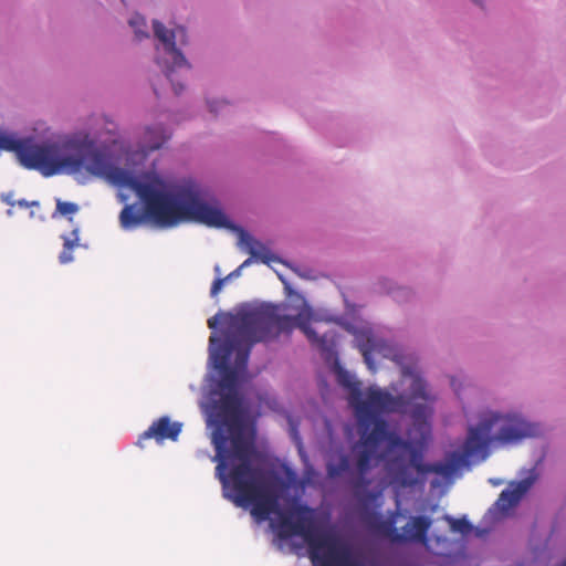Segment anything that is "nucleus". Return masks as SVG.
I'll return each mask as SVG.
<instances>
[{"mask_svg":"<svg viewBox=\"0 0 566 566\" xmlns=\"http://www.w3.org/2000/svg\"><path fill=\"white\" fill-rule=\"evenodd\" d=\"M212 408L216 424L212 461L218 462L216 476L222 484L224 497L239 507L251 506V514L259 521L279 513V536L284 539L301 536L308 546L314 566H364L356 560L346 542L318 530L313 510L307 505L296 504L289 514L280 512L279 496L266 484L263 470L254 465L258 452L244 436L239 394L222 392Z\"/></svg>","mask_w":566,"mask_h":566,"instance_id":"nucleus-1","label":"nucleus"},{"mask_svg":"<svg viewBox=\"0 0 566 566\" xmlns=\"http://www.w3.org/2000/svg\"><path fill=\"white\" fill-rule=\"evenodd\" d=\"M0 150L13 151L27 169L44 177L60 174L75 176L81 182L88 177L101 178L136 193L154 223L170 228L182 221H195L209 228L237 230L217 203L202 199L192 182L166 189L157 177L140 180L130 171L113 165L109 155L86 136L83 140L63 139L34 143L0 133Z\"/></svg>","mask_w":566,"mask_h":566,"instance_id":"nucleus-2","label":"nucleus"},{"mask_svg":"<svg viewBox=\"0 0 566 566\" xmlns=\"http://www.w3.org/2000/svg\"><path fill=\"white\" fill-rule=\"evenodd\" d=\"M314 312L304 304L295 316L282 315L280 305L266 304L255 308L240 311L230 315L227 324L226 339L211 336L210 358L219 371V387L223 392H238L239 369H245L252 346L266 343L281 334H291L300 328L308 342L316 347L325 359L334 355V334L318 336L312 328Z\"/></svg>","mask_w":566,"mask_h":566,"instance_id":"nucleus-3","label":"nucleus"},{"mask_svg":"<svg viewBox=\"0 0 566 566\" xmlns=\"http://www.w3.org/2000/svg\"><path fill=\"white\" fill-rule=\"evenodd\" d=\"M434 400L428 389L427 381L415 375L408 392L392 396L379 388L370 387L366 398L361 396L352 406L357 419L358 432L365 444L384 442L392 431L386 420L380 418L385 412L410 413L415 422L426 421L431 416L430 403Z\"/></svg>","mask_w":566,"mask_h":566,"instance_id":"nucleus-4","label":"nucleus"},{"mask_svg":"<svg viewBox=\"0 0 566 566\" xmlns=\"http://www.w3.org/2000/svg\"><path fill=\"white\" fill-rule=\"evenodd\" d=\"M538 433L539 427L521 415L485 410L481 412L479 423L469 427L459 460L484 461L492 443L515 444Z\"/></svg>","mask_w":566,"mask_h":566,"instance_id":"nucleus-5","label":"nucleus"},{"mask_svg":"<svg viewBox=\"0 0 566 566\" xmlns=\"http://www.w3.org/2000/svg\"><path fill=\"white\" fill-rule=\"evenodd\" d=\"M384 442H386L385 453L388 455L387 470L394 481L403 486L416 484L410 468H413L420 475L436 473L442 476H451L459 465L470 461L469 459L459 460L462 452H454L451 462L423 463L422 452L411 441L403 440L396 431L387 436Z\"/></svg>","mask_w":566,"mask_h":566,"instance_id":"nucleus-6","label":"nucleus"},{"mask_svg":"<svg viewBox=\"0 0 566 566\" xmlns=\"http://www.w3.org/2000/svg\"><path fill=\"white\" fill-rule=\"evenodd\" d=\"M431 526L432 520L429 516L418 515L409 518L402 528V533L398 532L395 521L391 518L378 522L376 530L396 544L418 543L428 546V534Z\"/></svg>","mask_w":566,"mask_h":566,"instance_id":"nucleus-7","label":"nucleus"},{"mask_svg":"<svg viewBox=\"0 0 566 566\" xmlns=\"http://www.w3.org/2000/svg\"><path fill=\"white\" fill-rule=\"evenodd\" d=\"M153 29L155 36L164 44L166 54H168L172 60V65H166L164 67V72L167 78L171 82L175 93L179 95L184 91V86L179 83H175L171 78V74L176 67H190L184 54L176 48L177 39L182 44L186 43V29L184 27H177L174 30H168L157 20L153 22Z\"/></svg>","mask_w":566,"mask_h":566,"instance_id":"nucleus-8","label":"nucleus"},{"mask_svg":"<svg viewBox=\"0 0 566 566\" xmlns=\"http://www.w3.org/2000/svg\"><path fill=\"white\" fill-rule=\"evenodd\" d=\"M181 428L182 424L180 422H172L169 417L163 416L140 434L138 444L140 446L142 440L145 439H155L157 442H163L164 440L176 441L181 432Z\"/></svg>","mask_w":566,"mask_h":566,"instance_id":"nucleus-9","label":"nucleus"},{"mask_svg":"<svg viewBox=\"0 0 566 566\" xmlns=\"http://www.w3.org/2000/svg\"><path fill=\"white\" fill-rule=\"evenodd\" d=\"M380 443L381 442H377L376 444H365L361 436H359V447H361V449L356 454L357 476L352 481L353 486L360 488L368 484L365 475L371 469L373 460L376 458V450Z\"/></svg>","mask_w":566,"mask_h":566,"instance_id":"nucleus-10","label":"nucleus"},{"mask_svg":"<svg viewBox=\"0 0 566 566\" xmlns=\"http://www.w3.org/2000/svg\"><path fill=\"white\" fill-rule=\"evenodd\" d=\"M235 231L239 234V244L247 250L254 261H260L264 264L279 261L277 256H275L262 242L250 235L245 230L238 227Z\"/></svg>","mask_w":566,"mask_h":566,"instance_id":"nucleus-11","label":"nucleus"},{"mask_svg":"<svg viewBox=\"0 0 566 566\" xmlns=\"http://www.w3.org/2000/svg\"><path fill=\"white\" fill-rule=\"evenodd\" d=\"M535 476H528L516 483H512L510 489L503 490L496 501V505L502 511H507L518 504L522 497L535 482Z\"/></svg>","mask_w":566,"mask_h":566,"instance_id":"nucleus-12","label":"nucleus"},{"mask_svg":"<svg viewBox=\"0 0 566 566\" xmlns=\"http://www.w3.org/2000/svg\"><path fill=\"white\" fill-rule=\"evenodd\" d=\"M356 343L368 368L375 371L371 355L374 353H379L384 356H387L385 353V344L378 339L370 331H361L357 333Z\"/></svg>","mask_w":566,"mask_h":566,"instance_id":"nucleus-13","label":"nucleus"},{"mask_svg":"<svg viewBox=\"0 0 566 566\" xmlns=\"http://www.w3.org/2000/svg\"><path fill=\"white\" fill-rule=\"evenodd\" d=\"M146 218L153 221L148 217L145 207L143 212L135 205H126L119 214L120 226L125 230H130L140 226L145 222Z\"/></svg>","mask_w":566,"mask_h":566,"instance_id":"nucleus-14","label":"nucleus"},{"mask_svg":"<svg viewBox=\"0 0 566 566\" xmlns=\"http://www.w3.org/2000/svg\"><path fill=\"white\" fill-rule=\"evenodd\" d=\"M335 369L337 375V381L340 386L350 390V399L349 402L353 406L354 402L361 396L360 384L355 380L354 376L342 368L338 361L335 363Z\"/></svg>","mask_w":566,"mask_h":566,"instance_id":"nucleus-15","label":"nucleus"},{"mask_svg":"<svg viewBox=\"0 0 566 566\" xmlns=\"http://www.w3.org/2000/svg\"><path fill=\"white\" fill-rule=\"evenodd\" d=\"M63 250L59 255V261L62 264H66L73 261V250L78 247V230L74 229L69 237L63 235Z\"/></svg>","mask_w":566,"mask_h":566,"instance_id":"nucleus-16","label":"nucleus"},{"mask_svg":"<svg viewBox=\"0 0 566 566\" xmlns=\"http://www.w3.org/2000/svg\"><path fill=\"white\" fill-rule=\"evenodd\" d=\"M350 470V461L348 455L342 454L339 455L338 460L336 462L329 461L326 464V473L328 478L336 479L340 478L345 473L349 472Z\"/></svg>","mask_w":566,"mask_h":566,"instance_id":"nucleus-17","label":"nucleus"},{"mask_svg":"<svg viewBox=\"0 0 566 566\" xmlns=\"http://www.w3.org/2000/svg\"><path fill=\"white\" fill-rule=\"evenodd\" d=\"M80 210L78 206L74 202L62 201L61 199H56V209L52 214V218H56L59 216H63L69 218L72 221V217Z\"/></svg>","mask_w":566,"mask_h":566,"instance_id":"nucleus-18","label":"nucleus"},{"mask_svg":"<svg viewBox=\"0 0 566 566\" xmlns=\"http://www.w3.org/2000/svg\"><path fill=\"white\" fill-rule=\"evenodd\" d=\"M444 518H446V521H448V523L450 525V530L453 533H460V534L465 535V534H469L473 528L471 523L465 517L453 518V517L447 515Z\"/></svg>","mask_w":566,"mask_h":566,"instance_id":"nucleus-19","label":"nucleus"},{"mask_svg":"<svg viewBox=\"0 0 566 566\" xmlns=\"http://www.w3.org/2000/svg\"><path fill=\"white\" fill-rule=\"evenodd\" d=\"M228 277H224V279H217L213 281L212 285H211V290H210V293H211V296H216L219 294V292L221 291L226 280Z\"/></svg>","mask_w":566,"mask_h":566,"instance_id":"nucleus-20","label":"nucleus"},{"mask_svg":"<svg viewBox=\"0 0 566 566\" xmlns=\"http://www.w3.org/2000/svg\"><path fill=\"white\" fill-rule=\"evenodd\" d=\"M253 260L254 259L252 256L247 259L237 270H234L232 273H230L228 277H231V276H234V275H239L241 269L249 266L252 263Z\"/></svg>","mask_w":566,"mask_h":566,"instance_id":"nucleus-21","label":"nucleus"},{"mask_svg":"<svg viewBox=\"0 0 566 566\" xmlns=\"http://www.w3.org/2000/svg\"><path fill=\"white\" fill-rule=\"evenodd\" d=\"M17 205H18L19 207H21V208L39 207V206H40L39 201L28 202L27 200H23V199L19 200V201L17 202Z\"/></svg>","mask_w":566,"mask_h":566,"instance_id":"nucleus-22","label":"nucleus"},{"mask_svg":"<svg viewBox=\"0 0 566 566\" xmlns=\"http://www.w3.org/2000/svg\"><path fill=\"white\" fill-rule=\"evenodd\" d=\"M218 318H219V316H218V315H216V316H213V317H211V318H209V319H208V326H209V328L214 329V328L217 327Z\"/></svg>","mask_w":566,"mask_h":566,"instance_id":"nucleus-23","label":"nucleus"},{"mask_svg":"<svg viewBox=\"0 0 566 566\" xmlns=\"http://www.w3.org/2000/svg\"><path fill=\"white\" fill-rule=\"evenodd\" d=\"M135 32H136V36H137L138 40H142L143 38H147L148 36V34L145 33V32H142V31H138V30H136Z\"/></svg>","mask_w":566,"mask_h":566,"instance_id":"nucleus-24","label":"nucleus"},{"mask_svg":"<svg viewBox=\"0 0 566 566\" xmlns=\"http://www.w3.org/2000/svg\"><path fill=\"white\" fill-rule=\"evenodd\" d=\"M160 147V144H155L153 146H150V149L154 150V149H158Z\"/></svg>","mask_w":566,"mask_h":566,"instance_id":"nucleus-25","label":"nucleus"},{"mask_svg":"<svg viewBox=\"0 0 566 566\" xmlns=\"http://www.w3.org/2000/svg\"><path fill=\"white\" fill-rule=\"evenodd\" d=\"M137 22H138L137 20H130V25L135 27L137 24Z\"/></svg>","mask_w":566,"mask_h":566,"instance_id":"nucleus-26","label":"nucleus"},{"mask_svg":"<svg viewBox=\"0 0 566 566\" xmlns=\"http://www.w3.org/2000/svg\"><path fill=\"white\" fill-rule=\"evenodd\" d=\"M285 290L289 292V293H292V290L291 287L285 283Z\"/></svg>","mask_w":566,"mask_h":566,"instance_id":"nucleus-27","label":"nucleus"},{"mask_svg":"<svg viewBox=\"0 0 566 566\" xmlns=\"http://www.w3.org/2000/svg\"><path fill=\"white\" fill-rule=\"evenodd\" d=\"M209 107H210L211 112H216V108H214L213 104H209Z\"/></svg>","mask_w":566,"mask_h":566,"instance_id":"nucleus-28","label":"nucleus"},{"mask_svg":"<svg viewBox=\"0 0 566 566\" xmlns=\"http://www.w3.org/2000/svg\"><path fill=\"white\" fill-rule=\"evenodd\" d=\"M476 4H482V0H473Z\"/></svg>","mask_w":566,"mask_h":566,"instance_id":"nucleus-29","label":"nucleus"},{"mask_svg":"<svg viewBox=\"0 0 566 566\" xmlns=\"http://www.w3.org/2000/svg\"><path fill=\"white\" fill-rule=\"evenodd\" d=\"M563 566H566V558H565V562H564Z\"/></svg>","mask_w":566,"mask_h":566,"instance_id":"nucleus-30","label":"nucleus"}]
</instances>
